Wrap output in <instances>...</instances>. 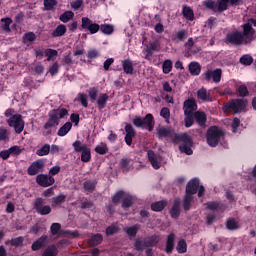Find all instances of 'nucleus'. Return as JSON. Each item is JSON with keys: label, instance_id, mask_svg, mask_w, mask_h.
<instances>
[{"label": "nucleus", "instance_id": "1", "mask_svg": "<svg viewBox=\"0 0 256 256\" xmlns=\"http://www.w3.org/2000/svg\"><path fill=\"white\" fill-rule=\"evenodd\" d=\"M256 20L249 19L246 24L243 25V34L240 32H233L227 35L226 39L228 43L232 45H242V43H251L255 39Z\"/></svg>", "mask_w": 256, "mask_h": 256}, {"label": "nucleus", "instance_id": "2", "mask_svg": "<svg viewBox=\"0 0 256 256\" xmlns=\"http://www.w3.org/2000/svg\"><path fill=\"white\" fill-rule=\"evenodd\" d=\"M198 197H202L203 193H205V188L203 186H199V179H192L188 182L186 186V195L183 202V208L185 211H189L191 209V202L193 201V195L197 193Z\"/></svg>", "mask_w": 256, "mask_h": 256}, {"label": "nucleus", "instance_id": "3", "mask_svg": "<svg viewBox=\"0 0 256 256\" xmlns=\"http://www.w3.org/2000/svg\"><path fill=\"white\" fill-rule=\"evenodd\" d=\"M5 117H9L7 123L9 127H13L15 133L18 135L23 133V130L25 129V121L23 120V116H21V114H15L14 109H7L5 111Z\"/></svg>", "mask_w": 256, "mask_h": 256}, {"label": "nucleus", "instance_id": "4", "mask_svg": "<svg viewBox=\"0 0 256 256\" xmlns=\"http://www.w3.org/2000/svg\"><path fill=\"white\" fill-rule=\"evenodd\" d=\"M69 111L65 108H59L52 110L49 113V119L44 125V129H51V127H57L59 125L60 119H65V117H68Z\"/></svg>", "mask_w": 256, "mask_h": 256}, {"label": "nucleus", "instance_id": "5", "mask_svg": "<svg viewBox=\"0 0 256 256\" xmlns=\"http://www.w3.org/2000/svg\"><path fill=\"white\" fill-rule=\"evenodd\" d=\"M221 137H223V131L217 128V126L208 129L206 139L210 147H217L219 141H221Z\"/></svg>", "mask_w": 256, "mask_h": 256}, {"label": "nucleus", "instance_id": "6", "mask_svg": "<svg viewBox=\"0 0 256 256\" xmlns=\"http://www.w3.org/2000/svg\"><path fill=\"white\" fill-rule=\"evenodd\" d=\"M72 146L74 147V151H76V153H82L81 161H83V163H89V161H91V148H88L86 144H83L81 141L77 140L72 144Z\"/></svg>", "mask_w": 256, "mask_h": 256}, {"label": "nucleus", "instance_id": "7", "mask_svg": "<svg viewBox=\"0 0 256 256\" xmlns=\"http://www.w3.org/2000/svg\"><path fill=\"white\" fill-rule=\"evenodd\" d=\"M176 141H182L184 143L180 146L181 153H185L186 155H193V150L191 147H193V141L191 140V137L187 134H176L175 135Z\"/></svg>", "mask_w": 256, "mask_h": 256}, {"label": "nucleus", "instance_id": "8", "mask_svg": "<svg viewBox=\"0 0 256 256\" xmlns=\"http://www.w3.org/2000/svg\"><path fill=\"white\" fill-rule=\"evenodd\" d=\"M247 107V100L245 99H237L228 102L224 107V113H229V110L232 109L234 113H241V111H245Z\"/></svg>", "mask_w": 256, "mask_h": 256}, {"label": "nucleus", "instance_id": "9", "mask_svg": "<svg viewBox=\"0 0 256 256\" xmlns=\"http://www.w3.org/2000/svg\"><path fill=\"white\" fill-rule=\"evenodd\" d=\"M82 29H87L91 35H95L101 29V26L97 23H94L91 19L88 17H83L82 18V24H81Z\"/></svg>", "mask_w": 256, "mask_h": 256}, {"label": "nucleus", "instance_id": "10", "mask_svg": "<svg viewBox=\"0 0 256 256\" xmlns=\"http://www.w3.org/2000/svg\"><path fill=\"white\" fill-rule=\"evenodd\" d=\"M221 75L223 71L221 69L208 70L203 74L206 81H213L214 83H219L221 81Z\"/></svg>", "mask_w": 256, "mask_h": 256}, {"label": "nucleus", "instance_id": "11", "mask_svg": "<svg viewBox=\"0 0 256 256\" xmlns=\"http://www.w3.org/2000/svg\"><path fill=\"white\" fill-rule=\"evenodd\" d=\"M158 242H159V239L153 236L146 241L136 240L135 248L137 249V251H143L145 247H153V245H157Z\"/></svg>", "mask_w": 256, "mask_h": 256}, {"label": "nucleus", "instance_id": "12", "mask_svg": "<svg viewBox=\"0 0 256 256\" xmlns=\"http://www.w3.org/2000/svg\"><path fill=\"white\" fill-rule=\"evenodd\" d=\"M45 205V200L42 198H38L36 199L35 203H34V207L37 211V213H39L40 215H49V213H51V206Z\"/></svg>", "mask_w": 256, "mask_h": 256}, {"label": "nucleus", "instance_id": "13", "mask_svg": "<svg viewBox=\"0 0 256 256\" xmlns=\"http://www.w3.org/2000/svg\"><path fill=\"white\" fill-rule=\"evenodd\" d=\"M36 182L40 187H51L55 183V178L53 176L40 174L36 178Z\"/></svg>", "mask_w": 256, "mask_h": 256}, {"label": "nucleus", "instance_id": "14", "mask_svg": "<svg viewBox=\"0 0 256 256\" xmlns=\"http://www.w3.org/2000/svg\"><path fill=\"white\" fill-rule=\"evenodd\" d=\"M238 2L239 0H220L219 2H216L215 12L226 11L229 3L230 5H235V3Z\"/></svg>", "mask_w": 256, "mask_h": 256}, {"label": "nucleus", "instance_id": "15", "mask_svg": "<svg viewBox=\"0 0 256 256\" xmlns=\"http://www.w3.org/2000/svg\"><path fill=\"white\" fill-rule=\"evenodd\" d=\"M148 159L153 167V169H159L161 167V158L155 155L154 151H148Z\"/></svg>", "mask_w": 256, "mask_h": 256}, {"label": "nucleus", "instance_id": "16", "mask_svg": "<svg viewBox=\"0 0 256 256\" xmlns=\"http://www.w3.org/2000/svg\"><path fill=\"white\" fill-rule=\"evenodd\" d=\"M143 127L148 129V131H153V128L155 127V118L153 117V114H147L145 118H142Z\"/></svg>", "mask_w": 256, "mask_h": 256}, {"label": "nucleus", "instance_id": "17", "mask_svg": "<svg viewBox=\"0 0 256 256\" xmlns=\"http://www.w3.org/2000/svg\"><path fill=\"white\" fill-rule=\"evenodd\" d=\"M197 110V103L193 100H186L184 102V113L185 115H193V111Z\"/></svg>", "mask_w": 256, "mask_h": 256}, {"label": "nucleus", "instance_id": "18", "mask_svg": "<svg viewBox=\"0 0 256 256\" xmlns=\"http://www.w3.org/2000/svg\"><path fill=\"white\" fill-rule=\"evenodd\" d=\"M126 136L125 141L126 144L131 145L133 143V137H135V129H133V126L131 124H127L125 126Z\"/></svg>", "mask_w": 256, "mask_h": 256}, {"label": "nucleus", "instance_id": "19", "mask_svg": "<svg viewBox=\"0 0 256 256\" xmlns=\"http://www.w3.org/2000/svg\"><path fill=\"white\" fill-rule=\"evenodd\" d=\"M43 167L44 165L42 161L33 162L28 168V175H37V173H39Z\"/></svg>", "mask_w": 256, "mask_h": 256}, {"label": "nucleus", "instance_id": "20", "mask_svg": "<svg viewBox=\"0 0 256 256\" xmlns=\"http://www.w3.org/2000/svg\"><path fill=\"white\" fill-rule=\"evenodd\" d=\"M181 202L179 200L174 201V205L172 206L170 210V215L172 219H177L179 215H181Z\"/></svg>", "mask_w": 256, "mask_h": 256}, {"label": "nucleus", "instance_id": "21", "mask_svg": "<svg viewBox=\"0 0 256 256\" xmlns=\"http://www.w3.org/2000/svg\"><path fill=\"white\" fill-rule=\"evenodd\" d=\"M47 245V236H42L32 244V251H39Z\"/></svg>", "mask_w": 256, "mask_h": 256}, {"label": "nucleus", "instance_id": "22", "mask_svg": "<svg viewBox=\"0 0 256 256\" xmlns=\"http://www.w3.org/2000/svg\"><path fill=\"white\" fill-rule=\"evenodd\" d=\"M11 23H13V20L11 18H2L1 25H0L1 31H3L4 33H10Z\"/></svg>", "mask_w": 256, "mask_h": 256}, {"label": "nucleus", "instance_id": "23", "mask_svg": "<svg viewBox=\"0 0 256 256\" xmlns=\"http://www.w3.org/2000/svg\"><path fill=\"white\" fill-rule=\"evenodd\" d=\"M122 67L124 73L127 75H133V62L129 59L123 60L122 61Z\"/></svg>", "mask_w": 256, "mask_h": 256}, {"label": "nucleus", "instance_id": "24", "mask_svg": "<svg viewBox=\"0 0 256 256\" xmlns=\"http://www.w3.org/2000/svg\"><path fill=\"white\" fill-rule=\"evenodd\" d=\"M173 247H175V234L171 233L166 242V253H172Z\"/></svg>", "mask_w": 256, "mask_h": 256}, {"label": "nucleus", "instance_id": "25", "mask_svg": "<svg viewBox=\"0 0 256 256\" xmlns=\"http://www.w3.org/2000/svg\"><path fill=\"white\" fill-rule=\"evenodd\" d=\"M73 127V124L71 122H66L59 130H58V137H65L69 131H71V128Z\"/></svg>", "mask_w": 256, "mask_h": 256}, {"label": "nucleus", "instance_id": "26", "mask_svg": "<svg viewBox=\"0 0 256 256\" xmlns=\"http://www.w3.org/2000/svg\"><path fill=\"white\" fill-rule=\"evenodd\" d=\"M197 96L198 99H201V101H211V95L209 94V91H207V89L205 88L198 90Z\"/></svg>", "mask_w": 256, "mask_h": 256}, {"label": "nucleus", "instance_id": "27", "mask_svg": "<svg viewBox=\"0 0 256 256\" xmlns=\"http://www.w3.org/2000/svg\"><path fill=\"white\" fill-rule=\"evenodd\" d=\"M189 71L191 75H199L201 73V65L198 62H191L189 64Z\"/></svg>", "mask_w": 256, "mask_h": 256}, {"label": "nucleus", "instance_id": "28", "mask_svg": "<svg viewBox=\"0 0 256 256\" xmlns=\"http://www.w3.org/2000/svg\"><path fill=\"white\" fill-rule=\"evenodd\" d=\"M194 117L198 123V125L203 126L205 125V122L207 121V115H205V112H195Z\"/></svg>", "mask_w": 256, "mask_h": 256}, {"label": "nucleus", "instance_id": "29", "mask_svg": "<svg viewBox=\"0 0 256 256\" xmlns=\"http://www.w3.org/2000/svg\"><path fill=\"white\" fill-rule=\"evenodd\" d=\"M64 33H67V27L63 24H60L53 31L52 35L53 37H63Z\"/></svg>", "mask_w": 256, "mask_h": 256}, {"label": "nucleus", "instance_id": "30", "mask_svg": "<svg viewBox=\"0 0 256 256\" xmlns=\"http://www.w3.org/2000/svg\"><path fill=\"white\" fill-rule=\"evenodd\" d=\"M183 15L188 21H193L195 19V14L193 13V9L189 6L183 7Z\"/></svg>", "mask_w": 256, "mask_h": 256}, {"label": "nucleus", "instance_id": "31", "mask_svg": "<svg viewBox=\"0 0 256 256\" xmlns=\"http://www.w3.org/2000/svg\"><path fill=\"white\" fill-rule=\"evenodd\" d=\"M141 228V226L139 224H136L134 226H130L124 229L125 233H127V235H129V237H135L137 235V231H139V229Z\"/></svg>", "mask_w": 256, "mask_h": 256}, {"label": "nucleus", "instance_id": "32", "mask_svg": "<svg viewBox=\"0 0 256 256\" xmlns=\"http://www.w3.org/2000/svg\"><path fill=\"white\" fill-rule=\"evenodd\" d=\"M73 17H75L73 11H66L60 15V21H62V23H69V21L73 20Z\"/></svg>", "mask_w": 256, "mask_h": 256}, {"label": "nucleus", "instance_id": "33", "mask_svg": "<svg viewBox=\"0 0 256 256\" xmlns=\"http://www.w3.org/2000/svg\"><path fill=\"white\" fill-rule=\"evenodd\" d=\"M108 99H109V96L107 94H101L97 100L98 109H105V105H107Z\"/></svg>", "mask_w": 256, "mask_h": 256}, {"label": "nucleus", "instance_id": "34", "mask_svg": "<svg viewBox=\"0 0 256 256\" xmlns=\"http://www.w3.org/2000/svg\"><path fill=\"white\" fill-rule=\"evenodd\" d=\"M95 151L98 155H106V153H109V148L107 147V144L101 142L95 147Z\"/></svg>", "mask_w": 256, "mask_h": 256}, {"label": "nucleus", "instance_id": "35", "mask_svg": "<svg viewBox=\"0 0 256 256\" xmlns=\"http://www.w3.org/2000/svg\"><path fill=\"white\" fill-rule=\"evenodd\" d=\"M50 151H51V145L45 144L44 146H42L40 149L36 151V155H38L39 157H44V155H49Z\"/></svg>", "mask_w": 256, "mask_h": 256}, {"label": "nucleus", "instance_id": "36", "mask_svg": "<svg viewBox=\"0 0 256 256\" xmlns=\"http://www.w3.org/2000/svg\"><path fill=\"white\" fill-rule=\"evenodd\" d=\"M100 31H102L104 35H112L113 31H115V27L111 24H102Z\"/></svg>", "mask_w": 256, "mask_h": 256}, {"label": "nucleus", "instance_id": "37", "mask_svg": "<svg viewBox=\"0 0 256 256\" xmlns=\"http://www.w3.org/2000/svg\"><path fill=\"white\" fill-rule=\"evenodd\" d=\"M157 131H158L159 137H171V135L173 134V130L165 127H159Z\"/></svg>", "mask_w": 256, "mask_h": 256}, {"label": "nucleus", "instance_id": "38", "mask_svg": "<svg viewBox=\"0 0 256 256\" xmlns=\"http://www.w3.org/2000/svg\"><path fill=\"white\" fill-rule=\"evenodd\" d=\"M57 253H59V250H57V247L53 245L46 248L42 256H57Z\"/></svg>", "mask_w": 256, "mask_h": 256}, {"label": "nucleus", "instance_id": "39", "mask_svg": "<svg viewBox=\"0 0 256 256\" xmlns=\"http://www.w3.org/2000/svg\"><path fill=\"white\" fill-rule=\"evenodd\" d=\"M162 69H163V73H165L166 75L171 73V71L173 69V61L165 60L162 65Z\"/></svg>", "mask_w": 256, "mask_h": 256}, {"label": "nucleus", "instance_id": "40", "mask_svg": "<svg viewBox=\"0 0 256 256\" xmlns=\"http://www.w3.org/2000/svg\"><path fill=\"white\" fill-rule=\"evenodd\" d=\"M167 205V202L165 201H159V202H156V203H153L151 205V209L152 211H163V209H165V206Z\"/></svg>", "mask_w": 256, "mask_h": 256}, {"label": "nucleus", "instance_id": "41", "mask_svg": "<svg viewBox=\"0 0 256 256\" xmlns=\"http://www.w3.org/2000/svg\"><path fill=\"white\" fill-rule=\"evenodd\" d=\"M124 197L125 198L123 199L122 207H123V209H129V207H131V205H133V197L127 193H126V196H124Z\"/></svg>", "mask_w": 256, "mask_h": 256}, {"label": "nucleus", "instance_id": "42", "mask_svg": "<svg viewBox=\"0 0 256 256\" xmlns=\"http://www.w3.org/2000/svg\"><path fill=\"white\" fill-rule=\"evenodd\" d=\"M176 251L178 253H187V242L185 240H180L177 244Z\"/></svg>", "mask_w": 256, "mask_h": 256}, {"label": "nucleus", "instance_id": "43", "mask_svg": "<svg viewBox=\"0 0 256 256\" xmlns=\"http://www.w3.org/2000/svg\"><path fill=\"white\" fill-rule=\"evenodd\" d=\"M226 227L230 231H235V229H239V222H237L235 219H229L226 223Z\"/></svg>", "mask_w": 256, "mask_h": 256}, {"label": "nucleus", "instance_id": "44", "mask_svg": "<svg viewBox=\"0 0 256 256\" xmlns=\"http://www.w3.org/2000/svg\"><path fill=\"white\" fill-rule=\"evenodd\" d=\"M127 195V193L123 192V191H119L117 192L113 197H112V201L113 203H119V201H121L122 199H125V196Z\"/></svg>", "mask_w": 256, "mask_h": 256}, {"label": "nucleus", "instance_id": "45", "mask_svg": "<svg viewBox=\"0 0 256 256\" xmlns=\"http://www.w3.org/2000/svg\"><path fill=\"white\" fill-rule=\"evenodd\" d=\"M103 241V236L101 234H96L90 239V245H100Z\"/></svg>", "mask_w": 256, "mask_h": 256}, {"label": "nucleus", "instance_id": "46", "mask_svg": "<svg viewBox=\"0 0 256 256\" xmlns=\"http://www.w3.org/2000/svg\"><path fill=\"white\" fill-rule=\"evenodd\" d=\"M160 115L161 117H163V119L167 121V123H169V118L171 117V111L169 110V108L167 107L162 108L160 111Z\"/></svg>", "mask_w": 256, "mask_h": 256}, {"label": "nucleus", "instance_id": "47", "mask_svg": "<svg viewBox=\"0 0 256 256\" xmlns=\"http://www.w3.org/2000/svg\"><path fill=\"white\" fill-rule=\"evenodd\" d=\"M120 228L117 225H111L106 229V235H115L116 233H119Z\"/></svg>", "mask_w": 256, "mask_h": 256}, {"label": "nucleus", "instance_id": "48", "mask_svg": "<svg viewBox=\"0 0 256 256\" xmlns=\"http://www.w3.org/2000/svg\"><path fill=\"white\" fill-rule=\"evenodd\" d=\"M23 39H24V43H33V41H35L37 37L35 36V33L29 32L24 35Z\"/></svg>", "mask_w": 256, "mask_h": 256}, {"label": "nucleus", "instance_id": "49", "mask_svg": "<svg viewBox=\"0 0 256 256\" xmlns=\"http://www.w3.org/2000/svg\"><path fill=\"white\" fill-rule=\"evenodd\" d=\"M45 55L47 58V61H51L53 59V57H57L58 52L57 50H53V49H46L45 50Z\"/></svg>", "mask_w": 256, "mask_h": 256}, {"label": "nucleus", "instance_id": "50", "mask_svg": "<svg viewBox=\"0 0 256 256\" xmlns=\"http://www.w3.org/2000/svg\"><path fill=\"white\" fill-rule=\"evenodd\" d=\"M240 63H242V65H251V63H253V57L244 55L240 58Z\"/></svg>", "mask_w": 256, "mask_h": 256}, {"label": "nucleus", "instance_id": "51", "mask_svg": "<svg viewBox=\"0 0 256 256\" xmlns=\"http://www.w3.org/2000/svg\"><path fill=\"white\" fill-rule=\"evenodd\" d=\"M55 5H57V0H44V6L48 11H51Z\"/></svg>", "mask_w": 256, "mask_h": 256}, {"label": "nucleus", "instance_id": "52", "mask_svg": "<svg viewBox=\"0 0 256 256\" xmlns=\"http://www.w3.org/2000/svg\"><path fill=\"white\" fill-rule=\"evenodd\" d=\"M23 241H24V238L23 237H17V238H14L10 241L11 245H13L14 247H21V245H23Z\"/></svg>", "mask_w": 256, "mask_h": 256}, {"label": "nucleus", "instance_id": "53", "mask_svg": "<svg viewBox=\"0 0 256 256\" xmlns=\"http://www.w3.org/2000/svg\"><path fill=\"white\" fill-rule=\"evenodd\" d=\"M159 49H161V43H159V40H156L150 43V46H149L150 51H159Z\"/></svg>", "mask_w": 256, "mask_h": 256}, {"label": "nucleus", "instance_id": "54", "mask_svg": "<svg viewBox=\"0 0 256 256\" xmlns=\"http://www.w3.org/2000/svg\"><path fill=\"white\" fill-rule=\"evenodd\" d=\"M52 235H57L59 231L61 230V224L60 223H53L50 227Z\"/></svg>", "mask_w": 256, "mask_h": 256}, {"label": "nucleus", "instance_id": "55", "mask_svg": "<svg viewBox=\"0 0 256 256\" xmlns=\"http://www.w3.org/2000/svg\"><path fill=\"white\" fill-rule=\"evenodd\" d=\"M9 139V132L7 129L0 128V141H7Z\"/></svg>", "mask_w": 256, "mask_h": 256}, {"label": "nucleus", "instance_id": "56", "mask_svg": "<svg viewBox=\"0 0 256 256\" xmlns=\"http://www.w3.org/2000/svg\"><path fill=\"white\" fill-rule=\"evenodd\" d=\"M78 100L83 105V107H88L89 103L87 101V95L86 94H79Z\"/></svg>", "mask_w": 256, "mask_h": 256}, {"label": "nucleus", "instance_id": "57", "mask_svg": "<svg viewBox=\"0 0 256 256\" xmlns=\"http://www.w3.org/2000/svg\"><path fill=\"white\" fill-rule=\"evenodd\" d=\"M61 203H65V195H59L53 198V205H61Z\"/></svg>", "mask_w": 256, "mask_h": 256}, {"label": "nucleus", "instance_id": "58", "mask_svg": "<svg viewBox=\"0 0 256 256\" xmlns=\"http://www.w3.org/2000/svg\"><path fill=\"white\" fill-rule=\"evenodd\" d=\"M238 93H239V95H241V97H245V96L249 95V91L247 90V86H245V85L239 86Z\"/></svg>", "mask_w": 256, "mask_h": 256}, {"label": "nucleus", "instance_id": "59", "mask_svg": "<svg viewBox=\"0 0 256 256\" xmlns=\"http://www.w3.org/2000/svg\"><path fill=\"white\" fill-rule=\"evenodd\" d=\"M84 189L86 191H93V189H95V182L92 181H86L84 183Z\"/></svg>", "mask_w": 256, "mask_h": 256}, {"label": "nucleus", "instance_id": "60", "mask_svg": "<svg viewBox=\"0 0 256 256\" xmlns=\"http://www.w3.org/2000/svg\"><path fill=\"white\" fill-rule=\"evenodd\" d=\"M193 125V114H186L185 127H191Z\"/></svg>", "mask_w": 256, "mask_h": 256}, {"label": "nucleus", "instance_id": "61", "mask_svg": "<svg viewBox=\"0 0 256 256\" xmlns=\"http://www.w3.org/2000/svg\"><path fill=\"white\" fill-rule=\"evenodd\" d=\"M82 6H83V1L82 0H76V1L71 3L72 9H75V11H77V9H81Z\"/></svg>", "mask_w": 256, "mask_h": 256}, {"label": "nucleus", "instance_id": "62", "mask_svg": "<svg viewBox=\"0 0 256 256\" xmlns=\"http://www.w3.org/2000/svg\"><path fill=\"white\" fill-rule=\"evenodd\" d=\"M10 155H20L21 153V148L19 146H12L9 148Z\"/></svg>", "mask_w": 256, "mask_h": 256}, {"label": "nucleus", "instance_id": "63", "mask_svg": "<svg viewBox=\"0 0 256 256\" xmlns=\"http://www.w3.org/2000/svg\"><path fill=\"white\" fill-rule=\"evenodd\" d=\"M99 57V51L97 50H90L88 52V59H97Z\"/></svg>", "mask_w": 256, "mask_h": 256}, {"label": "nucleus", "instance_id": "64", "mask_svg": "<svg viewBox=\"0 0 256 256\" xmlns=\"http://www.w3.org/2000/svg\"><path fill=\"white\" fill-rule=\"evenodd\" d=\"M133 123H134L135 127H143V118H141V117H136V118L133 120Z\"/></svg>", "mask_w": 256, "mask_h": 256}]
</instances>
